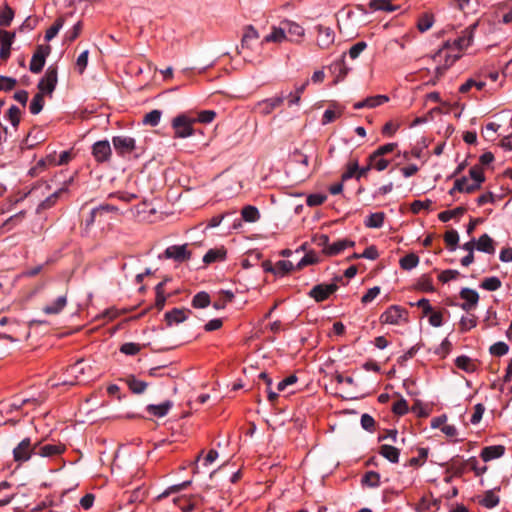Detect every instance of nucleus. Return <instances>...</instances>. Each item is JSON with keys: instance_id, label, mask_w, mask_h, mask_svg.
Returning a JSON list of instances; mask_svg holds the SVG:
<instances>
[{"instance_id": "1", "label": "nucleus", "mask_w": 512, "mask_h": 512, "mask_svg": "<svg viewBox=\"0 0 512 512\" xmlns=\"http://www.w3.org/2000/svg\"><path fill=\"white\" fill-rule=\"evenodd\" d=\"M91 366L84 360L80 359L74 364L67 367L65 371V378L62 380V385H76L87 383L91 380Z\"/></svg>"}, {"instance_id": "2", "label": "nucleus", "mask_w": 512, "mask_h": 512, "mask_svg": "<svg viewBox=\"0 0 512 512\" xmlns=\"http://www.w3.org/2000/svg\"><path fill=\"white\" fill-rule=\"evenodd\" d=\"M381 324L400 325L408 322V311L400 305L389 306L379 317Z\"/></svg>"}, {"instance_id": "3", "label": "nucleus", "mask_w": 512, "mask_h": 512, "mask_svg": "<svg viewBox=\"0 0 512 512\" xmlns=\"http://www.w3.org/2000/svg\"><path fill=\"white\" fill-rule=\"evenodd\" d=\"M342 279V276H336L332 283L317 284L308 292V296L314 299L317 303L324 302L338 290L337 282L342 281Z\"/></svg>"}, {"instance_id": "4", "label": "nucleus", "mask_w": 512, "mask_h": 512, "mask_svg": "<svg viewBox=\"0 0 512 512\" xmlns=\"http://www.w3.org/2000/svg\"><path fill=\"white\" fill-rule=\"evenodd\" d=\"M32 455H36V442H32L30 437L22 439L13 449V460L18 464L29 461Z\"/></svg>"}, {"instance_id": "5", "label": "nucleus", "mask_w": 512, "mask_h": 512, "mask_svg": "<svg viewBox=\"0 0 512 512\" xmlns=\"http://www.w3.org/2000/svg\"><path fill=\"white\" fill-rule=\"evenodd\" d=\"M196 120L189 118L185 114L177 115L172 120V128L174 129V138H187L194 134L193 123Z\"/></svg>"}, {"instance_id": "6", "label": "nucleus", "mask_w": 512, "mask_h": 512, "mask_svg": "<svg viewBox=\"0 0 512 512\" xmlns=\"http://www.w3.org/2000/svg\"><path fill=\"white\" fill-rule=\"evenodd\" d=\"M57 82L58 68L55 65H50L46 69L44 76L38 82L37 88L39 93L51 96L57 86Z\"/></svg>"}, {"instance_id": "7", "label": "nucleus", "mask_w": 512, "mask_h": 512, "mask_svg": "<svg viewBox=\"0 0 512 512\" xmlns=\"http://www.w3.org/2000/svg\"><path fill=\"white\" fill-rule=\"evenodd\" d=\"M112 144L115 152L120 157H126L136 150V140L127 135L113 136Z\"/></svg>"}, {"instance_id": "8", "label": "nucleus", "mask_w": 512, "mask_h": 512, "mask_svg": "<svg viewBox=\"0 0 512 512\" xmlns=\"http://www.w3.org/2000/svg\"><path fill=\"white\" fill-rule=\"evenodd\" d=\"M259 39V33L255 29L253 25H247L244 27L243 35L241 39V45L238 49L239 54H243V57L249 56L248 51L252 50L253 42H256Z\"/></svg>"}, {"instance_id": "9", "label": "nucleus", "mask_w": 512, "mask_h": 512, "mask_svg": "<svg viewBox=\"0 0 512 512\" xmlns=\"http://www.w3.org/2000/svg\"><path fill=\"white\" fill-rule=\"evenodd\" d=\"M50 50H51V48L48 45L47 46H44V45L37 46L36 51L34 52L32 58H31V61H30V65H29V70L32 73L38 74L43 70V68L45 66L46 58L49 55Z\"/></svg>"}, {"instance_id": "10", "label": "nucleus", "mask_w": 512, "mask_h": 512, "mask_svg": "<svg viewBox=\"0 0 512 512\" xmlns=\"http://www.w3.org/2000/svg\"><path fill=\"white\" fill-rule=\"evenodd\" d=\"M285 98L286 96L280 95L261 100L255 104L254 110L263 116H267L271 114L277 107L281 106Z\"/></svg>"}, {"instance_id": "11", "label": "nucleus", "mask_w": 512, "mask_h": 512, "mask_svg": "<svg viewBox=\"0 0 512 512\" xmlns=\"http://www.w3.org/2000/svg\"><path fill=\"white\" fill-rule=\"evenodd\" d=\"M66 447L62 443L43 444L42 441H36V455L44 458H52L63 454Z\"/></svg>"}, {"instance_id": "12", "label": "nucleus", "mask_w": 512, "mask_h": 512, "mask_svg": "<svg viewBox=\"0 0 512 512\" xmlns=\"http://www.w3.org/2000/svg\"><path fill=\"white\" fill-rule=\"evenodd\" d=\"M92 155L97 163H105L111 159L112 149L108 140H100L92 145Z\"/></svg>"}, {"instance_id": "13", "label": "nucleus", "mask_w": 512, "mask_h": 512, "mask_svg": "<svg viewBox=\"0 0 512 512\" xmlns=\"http://www.w3.org/2000/svg\"><path fill=\"white\" fill-rule=\"evenodd\" d=\"M164 255L168 259H173L176 262H184L191 258V252L187 250V245H172L165 249Z\"/></svg>"}, {"instance_id": "14", "label": "nucleus", "mask_w": 512, "mask_h": 512, "mask_svg": "<svg viewBox=\"0 0 512 512\" xmlns=\"http://www.w3.org/2000/svg\"><path fill=\"white\" fill-rule=\"evenodd\" d=\"M335 38L334 31L330 27L319 25L317 27V45L321 49H327L333 44Z\"/></svg>"}, {"instance_id": "15", "label": "nucleus", "mask_w": 512, "mask_h": 512, "mask_svg": "<svg viewBox=\"0 0 512 512\" xmlns=\"http://www.w3.org/2000/svg\"><path fill=\"white\" fill-rule=\"evenodd\" d=\"M460 298L464 300L462 304H460V307L464 311H470L472 308H474L479 301V294L477 291L470 289V288H462L460 293Z\"/></svg>"}, {"instance_id": "16", "label": "nucleus", "mask_w": 512, "mask_h": 512, "mask_svg": "<svg viewBox=\"0 0 512 512\" xmlns=\"http://www.w3.org/2000/svg\"><path fill=\"white\" fill-rule=\"evenodd\" d=\"M286 30L287 38L291 42H300L302 37L304 36V28L298 23L285 20L281 23Z\"/></svg>"}, {"instance_id": "17", "label": "nucleus", "mask_w": 512, "mask_h": 512, "mask_svg": "<svg viewBox=\"0 0 512 512\" xmlns=\"http://www.w3.org/2000/svg\"><path fill=\"white\" fill-rule=\"evenodd\" d=\"M389 101V97L387 95H374L365 98L362 101H358L353 104V108L355 110H360L363 108H376L381 106Z\"/></svg>"}, {"instance_id": "18", "label": "nucleus", "mask_w": 512, "mask_h": 512, "mask_svg": "<svg viewBox=\"0 0 512 512\" xmlns=\"http://www.w3.org/2000/svg\"><path fill=\"white\" fill-rule=\"evenodd\" d=\"M187 313H191V311L181 308H173L172 310L166 312L164 314V319L167 326L170 327L174 324H180L184 322L188 318Z\"/></svg>"}, {"instance_id": "19", "label": "nucleus", "mask_w": 512, "mask_h": 512, "mask_svg": "<svg viewBox=\"0 0 512 512\" xmlns=\"http://www.w3.org/2000/svg\"><path fill=\"white\" fill-rule=\"evenodd\" d=\"M505 451L506 448L503 445L486 446L481 450L480 457L484 462H489L502 457Z\"/></svg>"}, {"instance_id": "20", "label": "nucleus", "mask_w": 512, "mask_h": 512, "mask_svg": "<svg viewBox=\"0 0 512 512\" xmlns=\"http://www.w3.org/2000/svg\"><path fill=\"white\" fill-rule=\"evenodd\" d=\"M476 27L477 24L475 23L466 28L462 32V35L453 41V46H455V48L458 50H462L469 47L473 41V32L476 29Z\"/></svg>"}, {"instance_id": "21", "label": "nucleus", "mask_w": 512, "mask_h": 512, "mask_svg": "<svg viewBox=\"0 0 512 512\" xmlns=\"http://www.w3.org/2000/svg\"><path fill=\"white\" fill-rule=\"evenodd\" d=\"M479 189L478 184H468L467 177L463 176L457 178L454 182V186L450 189L449 194L453 195L456 191L460 193H473Z\"/></svg>"}, {"instance_id": "22", "label": "nucleus", "mask_w": 512, "mask_h": 512, "mask_svg": "<svg viewBox=\"0 0 512 512\" xmlns=\"http://www.w3.org/2000/svg\"><path fill=\"white\" fill-rule=\"evenodd\" d=\"M173 406V402L166 400L160 404H149L146 407L147 412L155 417L162 418L166 416Z\"/></svg>"}, {"instance_id": "23", "label": "nucleus", "mask_w": 512, "mask_h": 512, "mask_svg": "<svg viewBox=\"0 0 512 512\" xmlns=\"http://www.w3.org/2000/svg\"><path fill=\"white\" fill-rule=\"evenodd\" d=\"M330 69L332 73L335 74L337 82L343 80L351 70L345 62V54H343L340 59L334 61Z\"/></svg>"}, {"instance_id": "24", "label": "nucleus", "mask_w": 512, "mask_h": 512, "mask_svg": "<svg viewBox=\"0 0 512 512\" xmlns=\"http://www.w3.org/2000/svg\"><path fill=\"white\" fill-rule=\"evenodd\" d=\"M66 305L67 295L64 294L57 297V299L54 302L44 306L42 310L45 314L56 315L59 314L66 307Z\"/></svg>"}, {"instance_id": "25", "label": "nucleus", "mask_w": 512, "mask_h": 512, "mask_svg": "<svg viewBox=\"0 0 512 512\" xmlns=\"http://www.w3.org/2000/svg\"><path fill=\"white\" fill-rule=\"evenodd\" d=\"M440 504V499H430L426 496H423L416 504L415 510L416 512H430L432 509L435 511L440 509Z\"/></svg>"}, {"instance_id": "26", "label": "nucleus", "mask_w": 512, "mask_h": 512, "mask_svg": "<svg viewBox=\"0 0 512 512\" xmlns=\"http://www.w3.org/2000/svg\"><path fill=\"white\" fill-rule=\"evenodd\" d=\"M15 40V33L14 32H5L4 38L1 41L0 46V59L1 60H7L10 57L11 54V47Z\"/></svg>"}, {"instance_id": "27", "label": "nucleus", "mask_w": 512, "mask_h": 512, "mask_svg": "<svg viewBox=\"0 0 512 512\" xmlns=\"http://www.w3.org/2000/svg\"><path fill=\"white\" fill-rule=\"evenodd\" d=\"M355 242L349 239H341L329 245L326 249L327 256H336L348 247H354Z\"/></svg>"}, {"instance_id": "28", "label": "nucleus", "mask_w": 512, "mask_h": 512, "mask_svg": "<svg viewBox=\"0 0 512 512\" xmlns=\"http://www.w3.org/2000/svg\"><path fill=\"white\" fill-rule=\"evenodd\" d=\"M379 454L393 464L399 462L400 450L395 446L383 444L379 448Z\"/></svg>"}, {"instance_id": "29", "label": "nucleus", "mask_w": 512, "mask_h": 512, "mask_svg": "<svg viewBox=\"0 0 512 512\" xmlns=\"http://www.w3.org/2000/svg\"><path fill=\"white\" fill-rule=\"evenodd\" d=\"M467 468V460L460 461L459 456H456L451 459L449 466L446 469V473H451L455 477H461Z\"/></svg>"}, {"instance_id": "30", "label": "nucleus", "mask_w": 512, "mask_h": 512, "mask_svg": "<svg viewBox=\"0 0 512 512\" xmlns=\"http://www.w3.org/2000/svg\"><path fill=\"white\" fill-rule=\"evenodd\" d=\"M66 191H67L66 188H60L57 191H55L54 193H52L51 195H49L46 199H44L43 201H41L39 203V205L37 206L36 212L41 213L44 210L52 208L56 204L60 195Z\"/></svg>"}, {"instance_id": "31", "label": "nucleus", "mask_w": 512, "mask_h": 512, "mask_svg": "<svg viewBox=\"0 0 512 512\" xmlns=\"http://www.w3.org/2000/svg\"><path fill=\"white\" fill-rule=\"evenodd\" d=\"M434 22V14L431 12H424L418 16L416 27L421 33H424L433 26Z\"/></svg>"}, {"instance_id": "32", "label": "nucleus", "mask_w": 512, "mask_h": 512, "mask_svg": "<svg viewBox=\"0 0 512 512\" xmlns=\"http://www.w3.org/2000/svg\"><path fill=\"white\" fill-rule=\"evenodd\" d=\"M476 249L480 252L493 254L495 252L494 240L488 234H483L476 242Z\"/></svg>"}, {"instance_id": "33", "label": "nucleus", "mask_w": 512, "mask_h": 512, "mask_svg": "<svg viewBox=\"0 0 512 512\" xmlns=\"http://www.w3.org/2000/svg\"><path fill=\"white\" fill-rule=\"evenodd\" d=\"M125 382L130 391L134 394H142L148 387L147 382L137 379L134 375H128L125 378Z\"/></svg>"}, {"instance_id": "34", "label": "nucleus", "mask_w": 512, "mask_h": 512, "mask_svg": "<svg viewBox=\"0 0 512 512\" xmlns=\"http://www.w3.org/2000/svg\"><path fill=\"white\" fill-rule=\"evenodd\" d=\"M286 38H287L286 30L284 29L283 25L281 27L273 26L271 33H269L268 35H266L264 37V39L262 40V43H270V42L281 43L284 40H286Z\"/></svg>"}, {"instance_id": "35", "label": "nucleus", "mask_w": 512, "mask_h": 512, "mask_svg": "<svg viewBox=\"0 0 512 512\" xmlns=\"http://www.w3.org/2000/svg\"><path fill=\"white\" fill-rule=\"evenodd\" d=\"M372 11L394 12L399 6L393 5L391 0H371L368 4Z\"/></svg>"}, {"instance_id": "36", "label": "nucleus", "mask_w": 512, "mask_h": 512, "mask_svg": "<svg viewBox=\"0 0 512 512\" xmlns=\"http://www.w3.org/2000/svg\"><path fill=\"white\" fill-rule=\"evenodd\" d=\"M418 455L408 460L407 466L419 468L425 464L429 455V449L426 447L417 448Z\"/></svg>"}, {"instance_id": "37", "label": "nucleus", "mask_w": 512, "mask_h": 512, "mask_svg": "<svg viewBox=\"0 0 512 512\" xmlns=\"http://www.w3.org/2000/svg\"><path fill=\"white\" fill-rule=\"evenodd\" d=\"M455 366L467 373L475 372L477 368L474 361L466 355L458 356L455 359Z\"/></svg>"}, {"instance_id": "38", "label": "nucleus", "mask_w": 512, "mask_h": 512, "mask_svg": "<svg viewBox=\"0 0 512 512\" xmlns=\"http://www.w3.org/2000/svg\"><path fill=\"white\" fill-rule=\"evenodd\" d=\"M241 216L245 222L254 223L260 219V212L256 206L246 205L241 210Z\"/></svg>"}, {"instance_id": "39", "label": "nucleus", "mask_w": 512, "mask_h": 512, "mask_svg": "<svg viewBox=\"0 0 512 512\" xmlns=\"http://www.w3.org/2000/svg\"><path fill=\"white\" fill-rule=\"evenodd\" d=\"M226 258V250L221 249H210L206 252L203 257V262L205 264H211L217 261L225 260Z\"/></svg>"}, {"instance_id": "40", "label": "nucleus", "mask_w": 512, "mask_h": 512, "mask_svg": "<svg viewBox=\"0 0 512 512\" xmlns=\"http://www.w3.org/2000/svg\"><path fill=\"white\" fill-rule=\"evenodd\" d=\"M210 303H211L210 295L205 291H201V292H198L197 294H195L192 299V302H191L192 307L195 309L206 308L210 305Z\"/></svg>"}, {"instance_id": "41", "label": "nucleus", "mask_w": 512, "mask_h": 512, "mask_svg": "<svg viewBox=\"0 0 512 512\" xmlns=\"http://www.w3.org/2000/svg\"><path fill=\"white\" fill-rule=\"evenodd\" d=\"M385 220V213L384 212H375L371 213L366 220L364 221V224L368 228H381L384 224Z\"/></svg>"}, {"instance_id": "42", "label": "nucleus", "mask_w": 512, "mask_h": 512, "mask_svg": "<svg viewBox=\"0 0 512 512\" xmlns=\"http://www.w3.org/2000/svg\"><path fill=\"white\" fill-rule=\"evenodd\" d=\"M361 484L370 488L380 486V474L376 471L366 472L361 479Z\"/></svg>"}, {"instance_id": "43", "label": "nucleus", "mask_w": 512, "mask_h": 512, "mask_svg": "<svg viewBox=\"0 0 512 512\" xmlns=\"http://www.w3.org/2000/svg\"><path fill=\"white\" fill-rule=\"evenodd\" d=\"M499 502L500 498L493 490L486 491L483 498L479 501L480 505L488 509L494 508Z\"/></svg>"}, {"instance_id": "44", "label": "nucleus", "mask_w": 512, "mask_h": 512, "mask_svg": "<svg viewBox=\"0 0 512 512\" xmlns=\"http://www.w3.org/2000/svg\"><path fill=\"white\" fill-rule=\"evenodd\" d=\"M320 261L315 251L311 250L307 252L304 257L297 263L295 270H301L308 265L317 264Z\"/></svg>"}, {"instance_id": "45", "label": "nucleus", "mask_w": 512, "mask_h": 512, "mask_svg": "<svg viewBox=\"0 0 512 512\" xmlns=\"http://www.w3.org/2000/svg\"><path fill=\"white\" fill-rule=\"evenodd\" d=\"M466 212V208L459 206L453 210H445L438 214V219L442 222H448L452 218L460 217Z\"/></svg>"}, {"instance_id": "46", "label": "nucleus", "mask_w": 512, "mask_h": 512, "mask_svg": "<svg viewBox=\"0 0 512 512\" xmlns=\"http://www.w3.org/2000/svg\"><path fill=\"white\" fill-rule=\"evenodd\" d=\"M419 263V257L415 253H409L402 257L399 261V265L403 270H411L415 268Z\"/></svg>"}, {"instance_id": "47", "label": "nucleus", "mask_w": 512, "mask_h": 512, "mask_svg": "<svg viewBox=\"0 0 512 512\" xmlns=\"http://www.w3.org/2000/svg\"><path fill=\"white\" fill-rule=\"evenodd\" d=\"M367 160L370 162L372 169L379 172L384 171L390 164L389 160L385 159L383 156L375 157L374 153H371Z\"/></svg>"}, {"instance_id": "48", "label": "nucleus", "mask_w": 512, "mask_h": 512, "mask_svg": "<svg viewBox=\"0 0 512 512\" xmlns=\"http://www.w3.org/2000/svg\"><path fill=\"white\" fill-rule=\"evenodd\" d=\"M44 103H45L44 95L39 92L36 93L34 95V97L32 98L30 105H29V110H30L31 114H33V115L39 114L44 107Z\"/></svg>"}, {"instance_id": "49", "label": "nucleus", "mask_w": 512, "mask_h": 512, "mask_svg": "<svg viewBox=\"0 0 512 512\" xmlns=\"http://www.w3.org/2000/svg\"><path fill=\"white\" fill-rule=\"evenodd\" d=\"M502 286L501 280L496 277H487L483 279V281L480 283V288L486 290V291H496L500 289Z\"/></svg>"}, {"instance_id": "50", "label": "nucleus", "mask_w": 512, "mask_h": 512, "mask_svg": "<svg viewBox=\"0 0 512 512\" xmlns=\"http://www.w3.org/2000/svg\"><path fill=\"white\" fill-rule=\"evenodd\" d=\"M25 215H26L25 211H20L16 214L12 215L3 223L2 227L4 229H6V231L12 230L14 227L19 225L23 221V219L25 218Z\"/></svg>"}, {"instance_id": "51", "label": "nucleus", "mask_w": 512, "mask_h": 512, "mask_svg": "<svg viewBox=\"0 0 512 512\" xmlns=\"http://www.w3.org/2000/svg\"><path fill=\"white\" fill-rule=\"evenodd\" d=\"M292 270H295V266L289 260H280L275 264V275L276 276H285L290 273Z\"/></svg>"}, {"instance_id": "52", "label": "nucleus", "mask_w": 512, "mask_h": 512, "mask_svg": "<svg viewBox=\"0 0 512 512\" xmlns=\"http://www.w3.org/2000/svg\"><path fill=\"white\" fill-rule=\"evenodd\" d=\"M309 81L306 80L302 85L297 86L294 92H291L286 98L288 99L289 106L297 105L300 102L301 95L308 86Z\"/></svg>"}, {"instance_id": "53", "label": "nucleus", "mask_w": 512, "mask_h": 512, "mask_svg": "<svg viewBox=\"0 0 512 512\" xmlns=\"http://www.w3.org/2000/svg\"><path fill=\"white\" fill-rule=\"evenodd\" d=\"M5 118L11 123V125L14 128H17L21 119V110L16 105H12L8 109Z\"/></svg>"}, {"instance_id": "54", "label": "nucleus", "mask_w": 512, "mask_h": 512, "mask_svg": "<svg viewBox=\"0 0 512 512\" xmlns=\"http://www.w3.org/2000/svg\"><path fill=\"white\" fill-rule=\"evenodd\" d=\"M161 116H162V112L158 109H154V110L150 111L149 113L145 114V116L143 117L142 123L144 125H149V126L155 127L159 124Z\"/></svg>"}, {"instance_id": "55", "label": "nucleus", "mask_w": 512, "mask_h": 512, "mask_svg": "<svg viewBox=\"0 0 512 512\" xmlns=\"http://www.w3.org/2000/svg\"><path fill=\"white\" fill-rule=\"evenodd\" d=\"M63 25H64V18L58 17L54 21V23L47 29V31L45 33V40L46 41L52 40L58 34L60 29L63 27Z\"/></svg>"}, {"instance_id": "56", "label": "nucleus", "mask_w": 512, "mask_h": 512, "mask_svg": "<svg viewBox=\"0 0 512 512\" xmlns=\"http://www.w3.org/2000/svg\"><path fill=\"white\" fill-rule=\"evenodd\" d=\"M417 288L423 292L432 293L435 291V287L433 285V280L430 276L424 274L422 275L418 282Z\"/></svg>"}, {"instance_id": "57", "label": "nucleus", "mask_w": 512, "mask_h": 512, "mask_svg": "<svg viewBox=\"0 0 512 512\" xmlns=\"http://www.w3.org/2000/svg\"><path fill=\"white\" fill-rule=\"evenodd\" d=\"M444 241L449 248V250L454 251L457 248L459 242V234L456 230L451 229L447 231L444 235Z\"/></svg>"}, {"instance_id": "58", "label": "nucleus", "mask_w": 512, "mask_h": 512, "mask_svg": "<svg viewBox=\"0 0 512 512\" xmlns=\"http://www.w3.org/2000/svg\"><path fill=\"white\" fill-rule=\"evenodd\" d=\"M13 18H14L13 9L8 4H5L4 8L0 11V26H4V27L10 26Z\"/></svg>"}, {"instance_id": "59", "label": "nucleus", "mask_w": 512, "mask_h": 512, "mask_svg": "<svg viewBox=\"0 0 512 512\" xmlns=\"http://www.w3.org/2000/svg\"><path fill=\"white\" fill-rule=\"evenodd\" d=\"M509 346L503 341H498L490 346L489 352L492 356L501 357L508 353Z\"/></svg>"}, {"instance_id": "60", "label": "nucleus", "mask_w": 512, "mask_h": 512, "mask_svg": "<svg viewBox=\"0 0 512 512\" xmlns=\"http://www.w3.org/2000/svg\"><path fill=\"white\" fill-rule=\"evenodd\" d=\"M190 484H191V481L188 480V481H184L179 484L172 485L169 488H167L164 492H162L160 495H158L157 499L161 500L163 498H166L170 494L178 493V492L186 489Z\"/></svg>"}, {"instance_id": "61", "label": "nucleus", "mask_w": 512, "mask_h": 512, "mask_svg": "<svg viewBox=\"0 0 512 512\" xmlns=\"http://www.w3.org/2000/svg\"><path fill=\"white\" fill-rule=\"evenodd\" d=\"M469 176L473 180L472 184H478L480 189L481 184L485 181L483 169L480 166L475 165L469 170Z\"/></svg>"}, {"instance_id": "62", "label": "nucleus", "mask_w": 512, "mask_h": 512, "mask_svg": "<svg viewBox=\"0 0 512 512\" xmlns=\"http://www.w3.org/2000/svg\"><path fill=\"white\" fill-rule=\"evenodd\" d=\"M485 86L486 83L484 81H476L470 78L459 87V92L465 94L469 92L472 87H475L477 90H482Z\"/></svg>"}, {"instance_id": "63", "label": "nucleus", "mask_w": 512, "mask_h": 512, "mask_svg": "<svg viewBox=\"0 0 512 512\" xmlns=\"http://www.w3.org/2000/svg\"><path fill=\"white\" fill-rule=\"evenodd\" d=\"M291 161L303 165L305 168L309 165V155L299 149H295L290 155Z\"/></svg>"}, {"instance_id": "64", "label": "nucleus", "mask_w": 512, "mask_h": 512, "mask_svg": "<svg viewBox=\"0 0 512 512\" xmlns=\"http://www.w3.org/2000/svg\"><path fill=\"white\" fill-rule=\"evenodd\" d=\"M432 204L433 202L430 199L415 200L411 203L410 210L413 214H419L422 210H429Z\"/></svg>"}]
</instances>
